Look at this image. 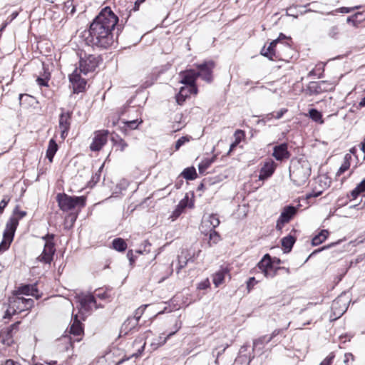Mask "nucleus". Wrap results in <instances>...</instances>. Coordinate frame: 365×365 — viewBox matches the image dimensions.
<instances>
[{
	"label": "nucleus",
	"instance_id": "1",
	"mask_svg": "<svg viewBox=\"0 0 365 365\" xmlns=\"http://www.w3.org/2000/svg\"><path fill=\"white\" fill-rule=\"evenodd\" d=\"M118 21V17L109 6L103 8L91 23L88 31L83 34L86 43L101 48H108L112 46L115 27L118 31L121 29Z\"/></svg>",
	"mask_w": 365,
	"mask_h": 365
},
{
	"label": "nucleus",
	"instance_id": "2",
	"mask_svg": "<svg viewBox=\"0 0 365 365\" xmlns=\"http://www.w3.org/2000/svg\"><path fill=\"white\" fill-rule=\"evenodd\" d=\"M311 175V165L305 159L292 160L289 165V176L297 186L304 185Z\"/></svg>",
	"mask_w": 365,
	"mask_h": 365
},
{
	"label": "nucleus",
	"instance_id": "3",
	"mask_svg": "<svg viewBox=\"0 0 365 365\" xmlns=\"http://www.w3.org/2000/svg\"><path fill=\"white\" fill-rule=\"evenodd\" d=\"M56 201L60 209L63 212H67L76 207H85L86 198L84 196H70L65 193H58L56 196Z\"/></svg>",
	"mask_w": 365,
	"mask_h": 365
},
{
	"label": "nucleus",
	"instance_id": "4",
	"mask_svg": "<svg viewBox=\"0 0 365 365\" xmlns=\"http://www.w3.org/2000/svg\"><path fill=\"white\" fill-rule=\"evenodd\" d=\"M99 58L92 54H81L78 62V71L86 75L88 73L93 72L98 66Z\"/></svg>",
	"mask_w": 365,
	"mask_h": 365
},
{
	"label": "nucleus",
	"instance_id": "5",
	"mask_svg": "<svg viewBox=\"0 0 365 365\" xmlns=\"http://www.w3.org/2000/svg\"><path fill=\"white\" fill-rule=\"evenodd\" d=\"M257 268L266 278H273L277 275V271L281 269V267L273 266L271 261V256L269 254H265L257 263Z\"/></svg>",
	"mask_w": 365,
	"mask_h": 365
},
{
	"label": "nucleus",
	"instance_id": "6",
	"mask_svg": "<svg viewBox=\"0 0 365 365\" xmlns=\"http://www.w3.org/2000/svg\"><path fill=\"white\" fill-rule=\"evenodd\" d=\"M11 302V309L13 313H20L25 310L31 309L34 305V301L32 299H26L23 297L14 295L9 298Z\"/></svg>",
	"mask_w": 365,
	"mask_h": 365
},
{
	"label": "nucleus",
	"instance_id": "7",
	"mask_svg": "<svg viewBox=\"0 0 365 365\" xmlns=\"http://www.w3.org/2000/svg\"><path fill=\"white\" fill-rule=\"evenodd\" d=\"M61 113L58 117V127L61 130V138L64 140L68 135L71 128L72 111H66L61 108Z\"/></svg>",
	"mask_w": 365,
	"mask_h": 365
},
{
	"label": "nucleus",
	"instance_id": "8",
	"mask_svg": "<svg viewBox=\"0 0 365 365\" xmlns=\"http://www.w3.org/2000/svg\"><path fill=\"white\" fill-rule=\"evenodd\" d=\"M220 220L216 214H210L204 216L200 227L201 232L207 235L209 232L215 231V229L219 226Z\"/></svg>",
	"mask_w": 365,
	"mask_h": 365
},
{
	"label": "nucleus",
	"instance_id": "9",
	"mask_svg": "<svg viewBox=\"0 0 365 365\" xmlns=\"http://www.w3.org/2000/svg\"><path fill=\"white\" fill-rule=\"evenodd\" d=\"M197 71H195L196 77L201 78L207 83L212 81V70L215 67L213 61H206L196 66Z\"/></svg>",
	"mask_w": 365,
	"mask_h": 365
},
{
	"label": "nucleus",
	"instance_id": "10",
	"mask_svg": "<svg viewBox=\"0 0 365 365\" xmlns=\"http://www.w3.org/2000/svg\"><path fill=\"white\" fill-rule=\"evenodd\" d=\"M20 322H17L0 331V344L9 346L14 343V332H16Z\"/></svg>",
	"mask_w": 365,
	"mask_h": 365
},
{
	"label": "nucleus",
	"instance_id": "11",
	"mask_svg": "<svg viewBox=\"0 0 365 365\" xmlns=\"http://www.w3.org/2000/svg\"><path fill=\"white\" fill-rule=\"evenodd\" d=\"M181 78L180 82L184 85L191 87V91H193L194 94H197V88L196 86V74L195 70L188 69L180 73Z\"/></svg>",
	"mask_w": 365,
	"mask_h": 365
},
{
	"label": "nucleus",
	"instance_id": "12",
	"mask_svg": "<svg viewBox=\"0 0 365 365\" xmlns=\"http://www.w3.org/2000/svg\"><path fill=\"white\" fill-rule=\"evenodd\" d=\"M108 130H102L95 133L93 142L90 145V149L92 151H99L106 144L108 140Z\"/></svg>",
	"mask_w": 365,
	"mask_h": 365
},
{
	"label": "nucleus",
	"instance_id": "13",
	"mask_svg": "<svg viewBox=\"0 0 365 365\" xmlns=\"http://www.w3.org/2000/svg\"><path fill=\"white\" fill-rule=\"evenodd\" d=\"M56 252L55 244L53 242L45 243L42 253L37 257L38 262L50 264L53 259Z\"/></svg>",
	"mask_w": 365,
	"mask_h": 365
},
{
	"label": "nucleus",
	"instance_id": "14",
	"mask_svg": "<svg viewBox=\"0 0 365 365\" xmlns=\"http://www.w3.org/2000/svg\"><path fill=\"white\" fill-rule=\"evenodd\" d=\"M81 73L78 71V68H76L73 73L69 75V81L73 85L74 93H78L85 89L86 81L81 78Z\"/></svg>",
	"mask_w": 365,
	"mask_h": 365
},
{
	"label": "nucleus",
	"instance_id": "15",
	"mask_svg": "<svg viewBox=\"0 0 365 365\" xmlns=\"http://www.w3.org/2000/svg\"><path fill=\"white\" fill-rule=\"evenodd\" d=\"M333 89V84L327 81L311 82L308 86V90L312 94H319Z\"/></svg>",
	"mask_w": 365,
	"mask_h": 365
},
{
	"label": "nucleus",
	"instance_id": "16",
	"mask_svg": "<svg viewBox=\"0 0 365 365\" xmlns=\"http://www.w3.org/2000/svg\"><path fill=\"white\" fill-rule=\"evenodd\" d=\"M297 207L294 206H287L285 207L282 212H281V215L279 216V218L277 220V229L281 230L282 226L285 224L289 222V220L293 217V216L297 212Z\"/></svg>",
	"mask_w": 365,
	"mask_h": 365
},
{
	"label": "nucleus",
	"instance_id": "17",
	"mask_svg": "<svg viewBox=\"0 0 365 365\" xmlns=\"http://www.w3.org/2000/svg\"><path fill=\"white\" fill-rule=\"evenodd\" d=\"M77 299L81 308L85 311L90 310L92 307H98L95 297L91 294L78 295Z\"/></svg>",
	"mask_w": 365,
	"mask_h": 365
},
{
	"label": "nucleus",
	"instance_id": "18",
	"mask_svg": "<svg viewBox=\"0 0 365 365\" xmlns=\"http://www.w3.org/2000/svg\"><path fill=\"white\" fill-rule=\"evenodd\" d=\"M21 294L31 295L36 299H38L40 296L38 294V289L36 284H22L19 286L16 290L14 292V295L19 296Z\"/></svg>",
	"mask_w": 365,
	"mask_h": 365
},
{
	"label": "nucleus",
	"instance_id": "19",
	"mask_svg": "<svg viewBox=\"0 0 365 365\" xmlns=\"http://www.w3.org/2000/svg\"><path fill=\"white\" fill-rule=\"evenodd\" d=\"M272 156L279 161H282L288 159L290 157V153L288 151L287 144L285 143L275 145L273 148Z\"/></svg>",
	"mask_w": 365,
	"mask_h": 365
},
{
	"label": "nucleus",
	"instance_id": "20",
	"mask_svg": "<svg viewBox=\"0 0 365 365\" xmlns=\"http://www.w3.org/2000/svg\"><path fill=\"white\" fill-rule=\"evenodd\" d=\"M346 302L341 297L335 299L331 304V311L336 318L340 317L347 309Z\"/></svg>",
	"mask_w": 365,
	"mask_h": 365
},
{
	"label": "nucleus",
	"instance_id": "21",
	"mask_svg": "<svg viewBox=\"0 0 365 365\" xmlns=\"http://www.w3.org/2000/svg\"><path fill=\"white\" fill-rule=\"evenodd\" d=\"M277 168V164L272 159L266 161L260 170L259 180H264L269 178L274 173Z\"/></svg>",
	"mask_w": 365,
	"mask_h": 365
},
{
	"label": "nucleus",
	"instance_id": "22",
	"mask_svg": "<svg viewBox=\"0 0 365 365\" xmlns=\"http://www.w3.org/2000/svg\"><path fill=\"white\" fill-rule=\"evenodd\" d=\"M269 342H270V341L268 339V335H264L254 339L252 343L253 352L259 355H262L263 354V349L265 345Z\"/></svg>",
	"mask_w": 365,
	"mask_h": 365
},
{
	"label": "nucleus",
	"instance_id": "23",
	"mask_svg": "<svg viewBox=\"0 0 365 365\" xmlns=\"http://www.w3.org/2000/svg\"><path fill=\"white\" fill-rule=\"evenodd\" d=\"M18 225V220L10 217L6 222L3 235L9 237L10 240H13Z\"/></svg>",
	"mask_w": 365,
	"mask_h": 365
},
{
	"label": "nucleus",
	"instance_id": "24",
	"mask_svg": "<svg viewBox=\"0 0 365 365\" xmlns=\"http://www.w3.org/2000/svg\"><path fill=\"white\" fill-rule=\"evenodd\" d=\"M227 275H229V269L227 267H221L212 276L213 284L216 287L222 284Z\"/></svg>",
	"mask_w": 365,
	"mask_h": 365
},
{
	"label": "nucleus",
	"instance_id": "25",
	"mask_svg": "<svg viewBox=\"0 0 365 365\" xmlns=\"http://www.w3.org/2000/svg\"><path fill=\"white\" fill-rule=\"evenodd\" d=\"M278 42L279 39H275L269 43V46L267 48H265V46H264L261 51V54L265 57H267L269 59L274 61L275 58H277V56H276L274 48L276 47Z\"/></svg>",
	"mask_w": 365,
	"mask_h": 365
},
{
	"label": "nucleus",
	"instance_id": "26",
	"mask_svg": "<svg viewBox=\"0 0 365 365\" xmlns=\"http://www.w3.org/2000/svg\"><path fill=\"white\" fill-rule=\"evenodd\" d=\"M69 332L75 336H81L83 333L82 323L78 319L77 315H76L73 319V322L70 327Z\"/></svg>",
	"mask_w": 365,
	"mask_h": 365
},
{
	"label": "nucleus",
	"instance_id": "27",
	"mask_svg": "<svg viewBox=\"0 0 365 365\" xmlns=\"http://www.w3.org/2000/svg\"><path fill=\"white\" fill-rule=\"evenodd\" d=\"M175 327H176L175 331L169 333L166 337H164L163 336H159L158 338L155 340V341L151 343V346H153L154 349H157L158 347L164 345L166 343L168 339L170 338L173 334H175V332L178 331L180 329L181 323L180 324V325H178V324L176 323Z\"/></svg>",
	"mask_w": 365,
	"mask_h": 365
},
{
	"label": "nucleus",
	"instance_id": "28",
	"mask_svg": "<svg viewBox=\"0 0 365 365\" xmlns=\"http://www.w3.org/2000/svg\"><path fill=\"white\" fill-rule=\"evenodd\" d=\"M58 149V146L54 139H51L46 150V158L50 163L53 162V157Z\"/></svg>",
	"mask_w": 365,
	"mask_h": 365
},
{
	"label": "nucleus",
	"instance_id": "29",
	"mask_svg": "<svg viewBox=\"0 0 365 365\" xmlns=\"http://www.w3.org/2000/svg\"><path fill=\"white\" fill-rule=\"evenodd\" d=\"M113 146L116 147L118 150L123 151L127 147V143L120 138L118 134L113 133L110 138Z\"/></svg>",
	"mask_w": 365,
	"mask_h": 365
},
{
	"label": "nucleus",
	"instance_id": "30",
	"mask_svg": "<svg viewBox=\"0 0 365 365\" xmlns=\"http://www.w3.org/2000/svg\"><path fill=\"white\" fill-rule=\"evenodd\" d=\"M138 324L136 319L133 318L132 317H128L122 324L121 332L124 331L125 334H127L128 331L133 330Z\"/></svg>",
	"mask_w": 365,
	"mask_h": 365
},
{
	"label": "nucleus",
	"instance_id": "31",
	"mask_svg": "<svg viewBox=\"0 0 365 365\" xmlns=\"http://www.w3.org/2000/svg\"><path fill=\"white\" fill-rule=\"evenodd\" d=\"M296 241L294 237L288 235L282 239V245L284 250V252H289Z\"/></svg>",
	"mask_w": 365,
	"mask_h": 365
},
{
	"label": "nucleus",
	"instance_id": "32",
	"mask_svg": "<svg viewBox=\"0 0 365 365\" xmlns=\"http://www.w3.org/2000/svg\"><path fill=\"white\" fill-rule=\"evenodd\" d=\"M329 235V231L327 230H322L321 232L315 235L312 240V245L317 246L324 242Z\"/></svg>",
	"mask_w": 365,
	"mask_h": 365
},
{
	"label": "nucleus",
	"instance_id": "33",
	"mask_svg": "<svg viewBox=\"0 0 365 365\" xmlns=\"http://www.w3.org/2000/svg\"><path fill=\"white\" fill-rule=\"evenodd\" d=\"M113 247L114 250L118 252H123L127 248V244L125 241L122 238H115L112 242Z\"/></svg>",
	"mask_w": 365,
	"mask_h": 365
},
{
	"label": "nucleus",
	"instance_id": "34",
	"mask_svg": "<svg viewBox=\"0 0 365 365\" xmlns=\"http://www.w3.org/2000/svg\"><path fill=\"white\" fill-rule=\"evenodd\" d=\"M123 126L120 128V130L125 133L128 128L130 129H136L138 126L143 123V120H140L138 121V120H128L123 121Z\"/></svg>",
	"mask_w": 365,
	"mask_h": 365
},
{
	"label": "nucleus",
	"instance_id": "35",
	"mask_svg": "<svg viewBox=\"0 0 365 365\" xmlns=\"http://www.w3.org/2000/svg\"><path fill=\"white\" fill-rule=\"evenodd\" d=\"M182 177L188 180H195L197 178V173L196 170L194 167H190L185 168L182 172Z\"/></svg>",
	"mask_w": 365,
	"mask_h": 365
},
{
	"label": "nucleus",
	"instance_id": "36",
	"mask_svg": "<svg viewBox=\"0 0 365 365\" xmlns=\"http://www.w3.org/2000/svg\"><path fill=\"white\" fill-rule=\"evenodd\" d=\"M213 162L214 158H205L203 160H202L198 165L199 173L200 174H203Z\"/></svg>",
	"mask_w": 365,
	"mask_h": 365
},
{
	"label": "nucleus",
	"instance_id": "37",
	"mask_svg": "<svg viewBox=\"0 0 365 365\" xmlns=\"http://www.w3.org/2000/svg\"><path fill=\"white\" fill-rule=\"evenodd\" d=\"M361 16L362 13H356L355 14L347 17L346 21L349 24H351L354 26L357 27L358 25L362 21V19H359V17Z\"/></svg>",
	"mask_w": 365,
	"mask_h": 365
},
{
	"label": "nucleus",
	"instance_id": "38",
	"mask_svg": "<svg viewBox=\"0 0 365 365\" xmlns=\"http://www.w3.org/2000/svg\"><path fill=\"white\" fill-rule=\"evenodd\" d=\"M12 241L13 240H10L9 237L3 235V240L0 243V253H2L7 250L9 248Z\"/></svg>",
	"mask_w": 365,
	"mask_h": 365
},
{
	"label": "nucleus",
	"instance_id": "39",
	"mask_svg": "<svg viewBox=\"0 0 365 365\" xmlns=\"http://www.w3.org/2000/svg\"><path fill=\"white\" fill-rule=\"evenodd\" d=\"M26 215L27 212L26 211L20 210L19 206L16 205L13 211V215L11 217L17 219L19 222V220L24 217Z\"/></svg>",
	"mask_w": 365,
	"mask_h": 365
},
{
	"label": "nucleus",
	"instance_id": "40",
	"mask_svg": "<svg viewBox=\"0 0 365 365\" xmlns=\"http://www.w3.org/2000/svg\"><path fill=\"white\" fill-rule=\"evenodd\" d=\"M192 138L191 136L185 135L180 137L176 142L175 148L176 150H179L180 147L185 145L186 143L189 142Z\"/></svg>",
	"mask_w": 365,
	"mask_h": 365
},
{
	"label": "nucleus",
	"instance_id": "41",
	"mask_svg": "<svg viewBox=\"0 0 365 365\" xmlns=\"http://www.w3.org/2000/svg\"><path fill=\"white\" fill-rule=\"evenodd\" d=\"M182 255H183V252H182V255L178 257V267L177 273H179L180 270L182 269V268H184L187 265V264L189 261V259L187 258V256L186 255L183 256Z\"/></svg>",
	"mask_w": 365,
	"mask_h": 365
},
{
	"label": "nucleus",
	"instance_id": "42",
	"mask_svg": "<svg viewBox=\"0 0 365 365\" xmlns=\"http://www.w3.org/2000/svg\"><path fill=\"white\" fill-rule=\"evenodd\" d=\"M207 235H209L210 245L217 244L221 240V237H220V234L216 231L210 232L208 233Z\"/></svg>",
	"mask_w": 365,
	"mask_h": 365
},
{
	"label": "nucleus",
	"instance_id": "43",
	"mask_svg": "<svg viewBox=\"0 0 365 365\" xmlns=\"http://www.w3.org/2000/svg\"><path fill=\"white\" fill-rule=\"evenodd\" d=\"M64 9L66 13L70 14H73L75 12L76 8L73 5V0H67L64 2Z\"/></svg>",
	"mask_w": 365,
	"mask_h": 365
},
{
	"label": "nucleus",
	"instance_id": "44",
	"mask_svg": "<svg viewBox=\"0 0 365 365\" xmlns=\"http://www.w3.org/2000/svg\"><path fill=\"white\" fill-rule=\"evenodd\" d=\"M340 33V29L338 26H331L328 31V35L332 38H337Z\"/></svg>",
	"mask_w": 365,
	"mask_h": 365
},
{
	"label": "nucleus",
	"instance_id": "45",
	"mask_svg": "<svg viewBox=\"0 0 365 365\" xmlns=\"http://www.w3.org/2000/svg\"><path fill=\"white\" fill-rule=\"evenodd\" d=\"M148 307L147 304H145V305H142L140 306V307H138L134 312V316L132 317L133 318H135L137 319V322H139V319H140V317H142V315L143 314L146 307Z\"/></svg>",
	"mask_w": 365,
	"mask_h": 365
},
{
	"label": "nucleus",
	"instance_id": "46",
	"mask_svg": "<svg viewBox=\"0 0 365 365\" xmlns=\"http://www.w3.org/2000/svg\"><path fill=\"white\" fill-rule=\"evenodd\" d=\"M310 118L314 121H319L322 118V114L317 109L312 108L309 110Z\"/></svg>",
	"mask_w": 365,
	"mask_h": 365
},
{
	"label": "nucleus",
	"instance_id": "47",
	"mask_svg": "<svg viewBox=\"0 0 365 365\" xmlns=\"http://www.w3.org/2000/svg\"><path fill=\"white\" fill-rule=\"evenodd\" d=\"M245 132L242 130H237L234 133L235 141L236 143L240 144L242 140L245 138Z\"/></svg>",
	"mask_w": 365,
	"mask_h": 365
},
{
	"label": "nucleus",
	"instance_id": "48",
	"mask_svg": "<svg viewBox=\"0 0 365 365\" xmlns=\"http://www.w3.org/2000/svg\"><path fill=\"white\" fill-rule=\"evenodd\" d=\"M335 358L334 352H331L320 364V365H331Z\"/></svg>",
	"mask_w": 365,
	"mask_h": 365
},
{
	"label": "nucleus",
	"instance_id": "49",
	"mask_svg": "<svg viewBox=\"0 0 365 365\" xmlns=\"http://www.w3.org/2000/svg\"><path fill=\"white\" fill-rule=\"evenodd\" d=\"M258 281L256 280L255 277H250L247 281V289L248 292H250L254 288L255 285H256Z\"/></svg>",
	"mask_w": 365,
	"mask_h": 365
},
{
	"label": "nucleus",
	"instance_id": "50",
	"mask_svg": "<svg viewBox=\"0 0 365 365\" xmlns=\"http://www.w3.org/2000/svg\"><path fill=\"white\" fill-rule=\"evenodd\" d=\"M350 167V163L348 160H344L343 164L340 166L339 168L336 175L339 176L342 173H344L345 171H346Z\"/></svg>",
	"mask_w": 365,
	"mask_h": 365
},
{
	"label": "nucleus",
	"instance_id": "51",
	"mask_svg": "<svg viewBox=\"0 0 365 365\" xmlns=\"http://www.w3.org/2000/svg\"><path fill=\"white\" fill-rule=\"evenodd\" d=\"M59 340L65 344H68L70 346H72L73 342L80 341L81 339H72L68 336H63Z\"/></svg>",
	"mask_w": 365,
	"mask_h": 365
},
{
	"label": "nucleus",
	"instance_id": "52",
	"mask_svg": "<svg viewBox=\"0 0 365 365\" xmlns=\"http://www.w3.org/2000/svg\"><path fill=\"white\" fill-rule=\"evenodd\" d=\"M179 93H180V96H183L185 97H188L190 94L194 93L193 91H191V87L190 86H188L187 88L181 87Z\"/></svg>",
	"mask_w": 365,
	"mask_h": 365
},
{
	"label": "nucleus",
	"instance_id": "53",
	"mask_svg": "<svg viewBox=\"0 0 365 365\" xmlns=\"http://www.w3.org/2000/svg\"><path fill=\"white\" fill-rule=\"evenodd\" d=\"M344 363L345 365H351L352 362L354 361V356L351 353H346L344 354Z\"/></svg>",
	"mask_w": 365,
	"mask_h": 365
},
{
	"label": "nucleus",
	"instance_id": "54",
	"mask_svg": "<svg viewBox=\"0 0 365 365\" xmlns=\"http://www.w3.org/2000/svg\"><path fill=\"white\" fill-rule=\"evenodd\" d=\"M361 192V190L356 185V187L351 191L350 195H348V197H351V200H355Z\"/></svg>",
	"mask_w": 365,
	"mask_h": 365
},
{
	"label": "nucleus",
	"instance_id": "55",
	"mask_svg": "<svg viewBox=\"0 0 365 365\" xmlns=\"http://www.w3.org/2000/svg\"><path fill=\"white\" fill-rule=\"evenodd\" d=\"M210 285L209 279L207 278L204 279L203 281L198 283L197 288L198 289H207Z\"/></svg>",
	"mask_w": 365,
	"mask_h": 365
},
{
	"label": "nucleus",
	"instance_id": "56",
	"mask_svg": "<svg viewBox=\"0 0 365 365\" xmlns=\"http://www.w3.org/2000/svg\"><path fill=\"white\" fill-rule=\"evenodd\" d=\"M339 242H340V241H338V242H333V243H331V244H329V245H327V246H324V247H321V248H319L318 250H314V251L311 254V255H310L309 257H311L312 255H314V254H316V253H318V252H321V251H322V250H324L329 249V248H330V247H331L334 246L335 245L339 244Z\"/></svg>",
	"mask_w": 365,
	"mask_h": 365
},
{
	"label": "nucleus",
	"instance_id": "57",
	"mask_svg": "<svg viewBox=\"0 0 365 365\" xmlns=\"http://www.w3.org/2000/svg\"><path fill=\"white\" fill-rule=\"evenodd\" d=\"M10 199L7 197H4L1 201L0 202V213H2L4 208L6 207L9 202Z\"/></svg>",
	"mask_w": 365,
	"mask_h": 365
},
{
	"label": "nucleus",
	"instance_id": "58",
	"mask_svg": "<svg viewBox=\"0 0 365 365\" xmlns=\"http://www.w3.org/2000/svg\"><path fill=\"white\" fill-rule=\"evenodd\" d=\"M38 84L41 86H48V80L43 76H38L36 79Z\"/></svg>",
	"mask_w": 365,
	"mask_h": 365
},
{
	"label": "nucleus",
	"instance_id": "59",
	"mask_svg": "<svg viewBox=\"0 0 365 365\" xmlns=\"http://www.w3.org/2000/svg\"><path fill=\"white\" fill-rule=\"evenodd\" d=\"M96 296L97 297H98L99 299H106L108 297V294L106 292H104V291L96 290Z\"/></svg>",
	"mask_w": 365,
	"mask_h": 365
},
{
	"label": "nucleus",
	"instance_id": "60",
	"mask_svg": "<svg viewBox=\"0 0 365 365\" xmlns=\"http://www.w3.org/2000/svg\"><path fill=\"white\" fill-rule=\"evenodd\" d=\"M287 112V109L282 108L280 110L277 111L276 114L274 113V116L275 119H280L285 113Z\"/></svg>",
	"mask_w": 365,
	"mask_h": 365
},
{
	"label": "nucleus",
	"instance_id": "61",
	"mask_svg": "<svg viewBox=\"0 0 365 365\" xmlns=\"http://www.w3.org/2000/svg\"><path fill=\"white\" fill-rule=\"evenodd\" d=\"M16 313H13V309H11V302H9V307L8 309H6V312H5V314H4V318L6 319H9L12 315L15 314Z\"/></svg>",
	"mask_w": 365,
	"mask_h": 365
},
{
	"label": "nucleus",
	"instance_id": "62",
	"mask_svg": "<svg viewBox=\"0 0 365 365\" xmlns=\"http://www.w3.org/2000/svg\"><path fill=\"white\" fill-rule=\"evenodd\" d=\"M187 202H188V198H187V197H185L184 199L180 200V202H179V204H178L179 208H180V210H184L187 206Z\"/></svg>",
	"mask_w": 365,
	"mask_h": 365
},
{
	"label": "nucleus",
	"instance_id": "63",
	"mask_svg": "<svg viewBox=\"0 0 365 365\" xmlns=\"http://www.w3.org/2000/svg\"><path fill=\"white\" fill-rule=\"evenodd\" d=\"M272 118H274V113H268V114L264 115L262 119L260 120L259 122L262 121V122L265 123L266 121L270 120Z\"/></svg>",
	"mask_w": 365,
	"mask_h": 365
},
{
	"label": "nucleus",
	"instance_id": "64",
	"mask_svg": "<svg viewBox=\"0 0 365 365\" xmlns=\"http://www.w3.org/2000/svg\"><path fill=\"white\" fill-rule=\"evenodd\" d=\"M186 98L187 97L185 96H180V93H178L176 96V101L179 105H182L185 102Z\"/></svg>",
	"mask_w": 365,
	"mask_h": 365
}]
</instances>
